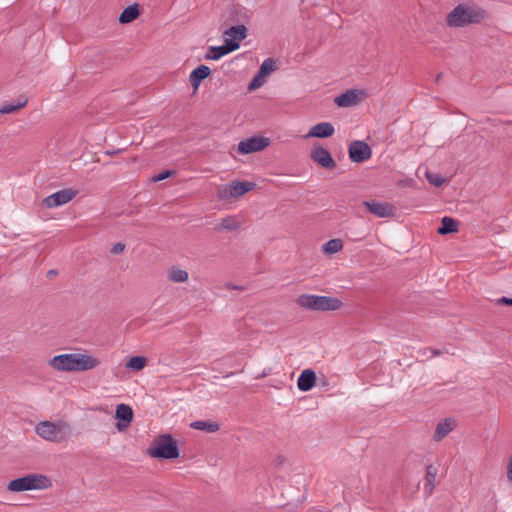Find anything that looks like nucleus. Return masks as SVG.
<instances>
[{
    "label": "nucleus",
    "instance_id": "nucleus-39",
    "mask_svg": "<svg viewBox=\"0 0 512 512\" xmlns=\"http://www.w3.org/2000/svg\"><path fill=\"white\" fill-rule=\"evenodd\" d=\"M432 355H433V356L439 355V351H437V350H433V351H432Z\"/></svg>",
    "mask_w": 512,
    "mask_h": 512
},
{
    "label": "nucleus",
    "instance_id": "nucleus-31",
    "mask_svg": "<svg viewBox=\"0 0 512 512\" xmlns=\"http://www.w3.org/2000/svg\"><path fill=\"white\" fill-rule=\"evenodd\" d=\"M265 78L266 77L264 75H261V73L258 71V73L254 76V78L249 83L248 90L254 91V90L258 89L259 87H261L266 81Z\"/></svg>",
    "mask_w": 512,
    "mask_h": 512
},
{
    "label": "nucleus",
    "instance_id": "nucleus-14",
    "mask_svg": "<svg viewBox=\"0 0 512 512\" xmlns=\"http://www.w3.org/2000/svg\"><path fill=\"white\" fill-rule=\"evenodd\" d=\"M457 426L456 420L453 418H445L440 420L435 428L433 434V440L436 442H440L443 440L449 433H451Z\"/></svg>",
    "mask_w": 512,
    "mask_h": 512
},
{
    "label": "nucleus",
    "instance_id": "nucleus-20",
    "mask_svg": "<svg viewBox=\"0 0 512 512\" xmlns=\"http://www.w3.org/2000/svg\"><path fill=\"white\" fill-rule=\"evenodd\" d=\"M315 381H316L315 372L311 369H306L300 374V376L297 380V386H298L299 390L306 392V391L311 390L314 387Z\"/></svg>",
    "mask_w": 512,
    "mask_h": 512
},
{
    "label": "nucleus",
    "instance_id": "nucleus-36",
    "mask_svg": "<svg viewBox=\"0 0 512 512\" xmlns=\"http://www.w3.org/2000/svg\"><path fill=\"white\" fill-rule=\"evenodd\" d=\"M227 288L228 289H236V290H243L244 289L242 286H236V285H232V284H228Z\"/></svg>",
    "mask_w": 512,
    "mask_h": 512
},
{
    "label": "nucleus",
    "instance_id": "nucleus-18",
    "mask_svg": "<svg viewBox=\"0 0 512 512\" xmlns=\"http://www.w3.org/2000/svg\"><path fill=\"white\" fill-rule=\"evenodd\" d=\"M335 129L334 126L329 122H321L316 125H314L306 135L307 138L309 137H316V138H327L334 134Z\"/></svg>",
    "mask_w": 512,
    "mask_h": 512
},
{
    "label": "nucleus",
    "instance_id": "nucleus-21",
    "mask_svg": "<svg viewBox=\"0 0 512 512\" xmlns=\"http://www.w3.org/2000/svg\"><path fill=\"white\" fill-rule=\"evenodd\" d=\"M458 231V221L451 217H444L441 221V226L437 229L438 234L446 235Z\"/></svg>",
    "mask_w": 512,
    "mask_h": 512
},
{
    "label": "nucleus",
    "instance_id": "nucleus-34",
    "mask_svg": "<svg viewBox=\"0 0 512 512\" xmlns=\"http://www.w3.org/2000/svg\"><path fill=\"white\" fill-rule=\"evenodd\" d=\"M125 250V244L122 242H117L114 244L110 250V252L114 255H118Z\"/></svg>",
    "mask_w": 512,
    "mask_h": 512
},
{
    "label": "nucleus",
    "instance_id": "nucleus-27",
    "mask_svg": "<svg viewBox=\"0 0 512 512\" xmlns=\"http://www.w3.org/2000/svg\"><path fill=\"white\" fill-rule=\"evenodd\" d=\"M342 248H343V241L339 238H335V239H331V240L327 241L323 245L322 251L325 254L331 255V254H335V253L341 251Z\"/></svg>",
    "mask_w": 512,
    "mask_h": 512
},
{
    "label": "nucleus",
    "instance_id": "nucleus-35",
    "mask_svg": "<svg viewBox=\"0 0 512 512\" xmlns=\"http://www.w3.org/2000/svg\"><path fill=\"white\" fill-rule=\"evenodd\" d=\"M497 304L512 305V298L502 297L497 299Z\"/></svg>",
    "mask_w": 512,
    "mask_h": 512
},
{
    "label": "nucleus",
    "instance_id": "nucleus-1",
    "mask_svg": "<svg viewBox=\"0 0 512 512\" xmlns=\"http://www.w3.org/2000/svg\"><path fill=\"white\" fill-rule=\"evenodd\" d=\"M101 361L88 353H68L54 356L49 365L60 372H83L95 369Z\"/></svg>",
    "mask_w": 512,
    "mask_h": 512
},
{
    "label": "nucleus",
    "instance_id": "nucleus-19",
    "mask_svg": "<svg viewBox=\"0 0 512 512\" xmlns=\"http://www.w3.org/2000/svg\"><path fill=\"white\" fill-rule=\"evenodd\" d=\"M211 73V70L206 65L196 67L189 76V82L194 90H197L201 82L206 79Z\"/></svg>",
    "mask_w": 512,
    "mask_h": 512
},
{
    "label": "nucleus",
    "instance_id": "nucleus-15",
    "mask_svg": "<svg viewBox=\"0 0 512 512\" xmlns=\"http://www.w3.org/2000/svg\"><path fill=\"white\" fill-rule=\"evenodd\" d=\"M115 417L120 420V422L117 423V429L122 431L127 428L132 421L133 410L129 405L118 404L115 411Z\"/></svg>",
    "mask_w": 512,
    "mask_h": 512
},
{
    "label": "nucleus",
    "instance_id": "nucleus-38",
    "mask_svg": "<svg viewBox=\"0 0 512 512\" xmlns=\"http://www.w3.org/2000/svg\"><path fill=\"white\" fill-rule=\"evenodd\" d=\"M441 76H442V74H438V75H437V77H436V83H439V82H440Z\"/></svg>",
    "mask_w": 512,
    "mask_h": 512
},
{
    "label": "nucleus",
    "instance_id": "nucleus-8",
    "mask_svg": "<svg viewBox=\"0 0 512 512\" xmlns=\"http://www.w3.org/2000/svg\"><path fill=\"white\" fill-rule=\"evenodd\" d=\"M270 145V139L267 137L253 136L242 140L238 144V152L240 154H250L264 150Z\"/></svg>",
    "mask_w": 512,
    "mask_h": 512
},
{
    "label": "nucleus",
    "instance_id": "nucleus-33",
    "mask_svg": "<svg viewBox=\"0 0 512 512\" xmlns=\"http://www.w3.org/2000/svg\"><path fill=\"white\" fill-rule=\"evenodd\" d=\"M173 174H175V171L173 170H165L155 176L152 177V181L153 182H159V181H162L170 176H172Z\"/></svg>",
    "mask_w": 512,
    "mask_h": 512
},
{
    "label": "nucleus",
    "instance_id": "nucleus-37",
    "mask_svg": "<svg viewBox=\"0 0 512 512\" xmlns=\"http://www.w3.org/2000/svg\"><path fill=\"white\" fill-rule=\"evenodd\" d=\"M47 275H48L49 277L56 276V275H57V271H56V270H49V271H48V273H47Z\"/></svg>",
    "mask_w": 512,
    "mask_h": 512
},
{
    "label": "nucleus",
    "instance_id": "nucleus-7",
    "mask_svg": "<svg viewBox=\"0 0 512 512\" xmlns=\"http://www.w3.org/2000/svg\"><path fill=\"white\" fill-rule=\"evenodd\" d=\"M256 184L249 181H232L228 184L221 186L218 189L217 196L221 200H228L231 198H238L243 194L253 190Z\"/></svg>",
    "mask_w": 512,
    "mask_h": 512
},
{
    "label": "nucleus",
    "instance_id": "nucleus-17",
    "mask_svg": "<svg viewBox=\"0 0 512 512\" xmlns=\"http://www.w3.org/2000/svg\"><path fill=\"white\" fill-rule=\"evenodd\" d=\"M237 50V45L234 43L225 42L221 46H211L208 49V52L205 55L207 60H219L223 56Z\"/></svg>",
    "mask_w": 512,
    "mask_h": 512
},
{
    "label": "nucleus",
    "instance_id": "nucleus-12",
    "mask_svg": "<svg viewBox=\"0 0 512 512\" xmlns=\"http://www.w3.org/2000/svg\"><path fill=\"white\" fill-rule=\"evenodd\" d=\"M311 159L325 169H333L336 166L331 153L323 146H315L311 150Z\"/></svg>",
    "mask_w": 512,
    "mask_h": 512
},
{
    "label": "nucleus",
    "instance_id": "nucleus-4",
    "mask_svg": "<svg viewBox=\"0 0 512 512\" xmlns=\"http://www.w3.org/2000/svg\"><path fill=\"white\" fill-rule=\"evenodd\" d=\"M52 486V480L47 475L32 473L9 481L7 490L13 493H20L31 490H46Z\"/></svg>",
    "mask_w": 512,
    "mask_h": 512
},
{
    "label": "nucleus",
    "instance_id": "nucleus-10",
    "mask_svg": "<svg viewBox=\"0 0 512 512\" xmlns=\"http://www.w3.org/2000/svg\"><path fill=\"white\" fill-rule=\"evenodd\" d=\"M348 153L352 162L362 163L370 159L372 150L364 141L355 140L349 145Z\"/></svg>",
    "mask_w": 512,
    "mask_h": 512
},
{
    "label": "nucleus",
    "instance_id": "nucleus-30",
    "mask_svg": "<svg viewBox=\"0 0 512 512\" xmlns=\"http://www.w3.org/2000/svg\"><path fill=\"white\" fill-rule=\"evenodd\" d=\"M276 70V62L272 58H267L260 66L259 72L265 77Z\"/></svg>",
    "mask_w": 512,
    "mask_h": 512
},
{
    "label": "nucleus",
    "instance_id": "nucleus-3",
    "mask_svg": "<svg viewBox=\"0 0 512 512\" xmlns=\"http://www.w3.org/2000/svg\"><path fill=\"white\" fill-rule=\"evenodd\" d=\"M35 431L42 439L55 443L67 441L72 436V427L65 421H42Z\"/></svg>",
    "mask_w": 512,
    "mask_h": 512
},
{
    "label": "nucleus",
    "instance_id": "nucleus-29",
    "mask_svg": "<svg viewBox=\"0 0 512 512\" xmlns=\"http://www.w3.org/2000/svg\"><path fill=\"white\" fill-rule=\"evenodd\" d=\"M147 363V359L142 356H133L131 357L125 364L127 369H132L135 371L142 370Z\"/></svg>",
    "mask_w": 512,
    "mask_h": 512
},
{
    "label": "nucleus",
    "instance_id": "nucleus-24",
    "mask_svg": "<svg viewBox=\"0 0 512 512\" xmlns=\"http://www.w3.org/2000/svg\"><path fill=\"white\" fill-rule=\"evenodd\" d=\"M188 278V272L176 266H172L168 271V279L173 283H184Z\"/></svg>",
    "mask_w": 512,
    "mask_h": 512
},
{
    "label": "nucleus",
    "instance_id": "nucleus-9",
    "mask_svg": "<svg viewBox=\"0 0 512 512\" xmlns=\"http://www.w3.org/2000/svg\"><path fill=\"white\" fill-rule=\"evenodd\" d=\"M76 194L77 192L73 189H63L45 197L42 205L48 209L56 208L70 202Z\"/></svg>",
    "mask_w": 512,
    "mask_h": 512
},
{
    "label": "nucleus",
    "instance_id": "nucleus-28",
    "mask_svg": "<svg viewBox=\"0 0 512 512\" xmlns=\"http://www.w3.org/2000/svg\"><path fill=\"white\" fill-rule=\"evenodd\" d=\"M27 98H20L18 99L16 104L13 103H4L0 108V114H9L17 111L20 108H23L27 105Z\"/></svg>",
    "mask_w": 512,
    "mask_h": 512
},
{
    "label": "nucleus",
    "instance_id": "nucleus-26",
    "mask_svg": "<svg viewBox=\"0 0 512 512\" xmlns=\"http://www.w3.org/2000/svg\"><path fill=\"white\" fill-rule=\"evenodd\" d=\"M239 228L240 223L235 216H226L221 220L220 224L215 228V230L235 231Z\"/></svg>",
    "mask_w": 512,
    "mask_h": 512
},
{
    "label": "nucleus",
    "instance_id": "nucleus-6",
    "mask_svg": "<svg viewBox=\"0 0 512 512\" xmlns=\"http://www.w3.org/2000/svg\"><path fill=\"white\" fill-rule=\"evenodd\" d=\"M147 454L153 458L175 459L179 457V448L176 440L168 434H161L154 439L147 449Z\"/></svg>",
    "mask_w": 512,
    "mask_h": 512
},
{
    "label": "nucleus",
    "instance_id": "nucleus-23",
    "mask_svg": "<svg viewBox=\"0 0 512 512\" xmlns=\"http://www.w3.org/2000/svg\"><path fill=\"white\" fill-rule=\"evenodd\" d=\"M139 8L137 4L126 7L119 16V22L122 24L130 23L139 16Z\"/></svg>",
    "mask_w": 512,
    "mask_h": 512
},
{
    "label": "nucleus",
    "instance_id": "nucleus-25",
    "mask_svg": "<svg viewBox=\"0 0 512 512\" xmlns=\"http://www.w3.org/2000/svg\"><path fill=\"white\" fill-rule=\"evenodd\" d=\"M190 427L195 430L205 431L208 433H214L220 429V425L216 422L198 420L190 424Z\"/></svg>",
    "mask_w": 512,
    "mask_h": 512
},
{
    "label": "nucleus",
    "instance_id": "nucleus-32",
    "mask_svg": "<svg viewBox=\"0 0 512 512\" xmlns=\"http://www.w3.org/2000/svg\"><path fill=\"white\" fill-rule=\"evenodd\" d=\"M426 177H427L428 181L436 187H440L445 182V179L436 173L428 172V173H426Z\"/></svg>",
    "mask_w": 512,
    "mask_h": 512
},
{
    "label": "nucleus",
    "instance_id": "nucleus-22",
    "mask_svg": "<svg viewBox=\"0 0 512 512\" xmlns=\"http://www.w3.org/2000/svg\"><path fill=\"white\" fill-rule=\"evenodd\" d=\"M437 472V468L433 465H428L426 467L424 489L428 494H431L434 490Z\"/></svg>",
    "mask_w": 512,
    "mask_h": 512
},
{
    "label": "nucleus",
    "instance_id": "nucleus-16",
    "mask_svg": "<svg viewBox=\"0 0 512 512\" xmlns=\"http://www.w3.org/2000/svg\"><path fill=\"white\" fill-rule=\"evenodd\" d=\"M361 95H363L361 91L347 90L335 97L334 102L338 107H351L358 104Z\"/></svg>",
    "mask_w": 512,
    "mask_h": 512
},
{
    "label": "nucleus",
    "instance_id": "nucleus-5",
    "mask_svg": "<svg viewBox=\"0 0 512 512\" xmlns=\"http://www.w3.org/2000/svg\"><path fill=\"white\" fill-rule=\"evenodd\" d=\"M296 303L306 310L313 311H335L341 309L343 306L341 300L336 297L313 294H302L298 296Z\"/></svg>",
    "mask_w": 512,
    "mask_h": 512
},
{
    "label": "nucleus",
    "instance_id": "nucleus-11",
    "mask_svg": "<svg viewBox=\"0 0 512 512\" xmlns=\"http://www.w3.org/2000/svg\"><path fill=\"white\" fill-rule=\"evenodd\" d=\"M363 205L371 214L379 218L393 217L396 211L395 207L389 202L364 201Z\"/></svg>",
    "mask_w": 512,
    "mask_h": 512
},
{
    "label": "nucleus",
    "instance_id": "nucleus-13",
    "mask_svg": "<svg viewBox=\"0 0 512 512\" xmlns=\"http://www.w3.org/2000/svg\"><path fill=\"white\" fill-rule=\"evenodd\" d=\"M247 28L244 25H236L224 31V42L234 43L237 49L240 47V42L247 37Z\"/></svg>",
    "mask_w": 512,
    "mask_h": 512
},
{
    "label": "nucleus",
    "instance_id": "nucleus-2",
    "mask_svg": "<svg viewBox=\"0 0 512 512\" xmlns=\"http://www.w3.org/2000/svg\"><path fill=\"white\" fill-rule=\"evenodd\" d=\"M485 18V11L479 7L459 4L447 15V25L450 27H464L469 24L480 23Z\"/></svg>",
    "mask_w": 512,
    "mask_h": 512
}]
</instances>
